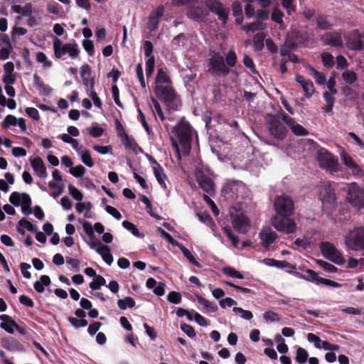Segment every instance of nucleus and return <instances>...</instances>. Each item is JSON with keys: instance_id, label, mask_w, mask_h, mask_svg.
<instances>
[{"instance_id": "nucleus-32", "label": "nucleus", "mask_w": 364, "mask_h": 364, "mask_svg": "<svg viewBox=\"0 0 364 364\" xmlns=\"http://www.w3.org/2000/svg\"><path fill=\"white\" fill-rule=\"evenodd\" d=\"M33 82L35 86L41 94L48 96L52 92V88L49 85L45 84L37 74L33 75Z\"/></svg>"}, {"instance_id": "nucleus-30", "label": "nucleus", "mask_w": 364, "mask_h": 364, "mask_svg": "<svg viewBox=\"0 0 364 364\" xmlns=\"http://www.w3.org/2000/svg\"><path fill=\"white\" fill-rule=\"evenodd\" d=\"M341 159L343 163L344 164V165L346 166L350 170H352L353 173L354 175L359 176L361 174L362 169L360 168V167L358 165H357L354 162V161L353 160L351 156H350L349 155L346 154L344 152H342L341 154Z\"/></svg>"}, {"instance_id": "nucleus-45", "label": "nucleus", "mask_w": 364, "mask_h": 364, "mask_svg": "<svg viewBox=\"0 0 364 364\" xmlns=\"http://www.w3.org/2000/svg\"><path fill=\"white\" fill-rule=\"evenodd\" d=\"M179 249L183 252V255L188 259V261L196 266L197 267H201V264L197 261V259L193 257V255L191 254V252L185 247L183 245L180 244L179 246H178Z\"/></svg>"}, {"instance_id": "nucleus-2", "label": "nucleus", "mask_w": 364, "mask_h": 364, "mask_svg": "<svg viewBox=\"0 0 364 364\" xmlns=\"http://www.w3.org/2000/svg\"><path fill=\"white\" fill-rule=\"evenodd\" d=\"M154 92L156 97L163 101L170 110H177L180 107V100L171 85L154 88Z\"/></svg>"}, {"instance_id": "nucleus-38", "label": "nucleus", "mask_w": 364, "mask_h": 364, "mask_svg": "<svg viewBox=\"0 0 364 364\" xmlns=\"http://www.w3.org/2000/svg\"><path fill=\"white\" fill-rule=\"evenodd\" d=\"M50 284V279L47 275H42L40 280L34 283L33 287L38 293H43L45 290V287L49 286Z\"/></svg>"}, {"instance_id": "nucleus-11", "label": "nucleus", "mask_w": 364, "mask_h": 364, "mask_svg": "<svg viewBox=\"0 0 364 364\" xmlns=\"http://www.w3.org/2000/svg\"><path fill=\"white\" fill-rule=\"evenodd\" d=\"M9 201L14 206H21L23 214L28 215L32 213L31 208V199L28 194L13 192L9 197Z\"/></svg>"}, {"instance_id": "nucleus-54", "label": "nucleus", "mask_w": 364, "mask_h": 364, "mask_svg": "<svg viewBox=\"0 0 364 364\" xmlns=\"http://www.w3.org/2000/svg\"><path fill=\"white\" fill-rule=\"evenodd\" d=\"M223 272L224 274H225L230 277L237 278L240 279H244V276L239 271L232 267H225L223 269Z\"/></svg>"}, {"instance_id": "nucleus-18", "label": "nucleus", "mask_w": 364, "mask_h": 364, "mask_svg": "<svg viewBox=\"0 0 364 364\" xmlns=\"http://www.w3.org/2000/svg\"><path fill=\"white\" fill-rule=\"evenodd\" d=\"M89 247L99 254L107 265L110 266L112 264L114 259L108 246L102 244L100 241H95L92 242Z\"/></svg>"}, {"instance_id": "nucleus-49", "label": "nucleus", "mask_w": 364, "mask_h": 364, "mask_svg": "<svg viewBox=\"0 0 364 364\" xmlns=\"http://www.w3.org/2000/svg\"><path fill=\"white\" fill-rule=\"evenodd\" d=\"M105 284V278L101 275H97L96 277H94L93 281L90 283V287L93 290H97Z\"/></svg>"}, {"instance_id": "nucleus-16", "label": "nucleus", "mask_w": 364, "mask_h": 364, "mask_svg": "<svg viewBox=\"0 0 364 364\" xmlns=\"http://www.w3.org/2000/svg\"><path fill=\"white\" fill-rule=\"evenodd\" d=\"M318 188V196L323 203H333L336 201V194L330 181L322 182Z\"/></svg>"}, {"instance_id": "nucleus-20", "label": "nucleus", "mask_w": 364, "mask_h": 364, "mask_svg": "<svg viewBox=\"0 0 364 364\" xmlns=\"http://www.w3.org/2000/svg\"><path fill=\"white\" fill-rule=\"evenodd\" d=\"M1 125L4 129H9L11 127L17 126L22 132H26L27 131L26 119L23 118H16L12 114L7 115L2 122Z\"/></svg>"}, {"instance_id": "nucleus-63", "label": "nucleus", "mask_w": 364, "mask_h": 364, "mask_svg": "<svg viewBox=\"0 0 364 364\" xmlns=\"http://www.w3.org/2000/svg\"><path fill=\"white\" fill-rule=\"evenodd\" d=\"M301 87L306 97H311L314 93V86L311 80H308Z\"/></svg>"}, {"instance_id": "nucleus-60", "label": "nucleus", "mask_w": 364, "mask_h": 364, "mask_svg": "<svg viewBox=\"0 0 364 364\" xmlns=\"http://www.w3.org/2000/svg\"><path fill=\"white\" fill-rule=\"evenodd\" d=\"M263 318L267 323L279 321L280 320L279 315L272 311H266L263 314Z\"/></svg>"}, {"instance_id": "nucleus-57", "label": "nucleus", "mask_w": 364, "mask_h": 364, "mask_svg": "<svg viewBox=\"0 0 364 364\" xmlns=\"http://www.w3.org/2000/svg\"><path fill=\"white\" fill-rule=\"evenodd\" d=\"M237 61V55L233 50H229L225 55V65L229 67H233Z\"/></svg>"}, {"instance_id": "nucleus-55", "label": "nucleus", "mask_w": 364, "mask_h": 364, "mask_svg": "<svg viewBox=\"0 0 364 364\" xmlns=\"http://www.w3.org/2000/svg\"><path fill=\"white\" fill-rule=\"evenodd\" d=\"M157 232L161 235V237H163L164 239H166L170 244L174 245V246H179L180 243L175 240L171 235L166 232L163 228H157L156 230Z\"/></svg>"}, {"instance_id": "nucleus-64", "label": "nucleus", "mask_w": 364, "mask_h": 364, "mask_svg": "<svg viewBox=\"0 0 364 364\" xmlns=\"http://www.w3.org/2000/svg\"><path fill=\"white\" fill-rule=\"evenodd\" d=\"M104 133V129L100 127H98L97 124H93L89 129H88V134L94 137V138H99Z\"/></svg>"}, {"instance_id": "nucleus-8", "label": "nucleus", "mask_w": 364, "mask_h": 364, "mask_svg": "<svg viewBox=\"0 0 364 364\" xmlns=\"http://www.w3.org/2000/svg\"><path fill=\"white\" fill-rule=\"evenodd\" d=\"M319 247L322 255L326 259L338 265L344 264L346 260L343 256L333 244L329 242H322Z\"/></svg>"}, {"instance_id": "nucleus-12", "label": "nucleus", "mask_w": 364, "mask_h": 364, "mask_svg": "<svg viewBox=\"0 0 364 364\" xmlns=\"http://www.w3.org/2000/svg\"><path fill=\"white\" fill-rule=\"evenodd\" d=\"M305 273L306 274H302L298 272H294V275L299 278L305 279L306 281L314 282L316 284H322L332 287H340V284L338 282L323 277H318V274L316 272L311 269H306Z\"/></svg>"}, {"instance_id": "nucleus-44", "label": "nucleus", "mask_w": 364, "mask_h": 364, "mask_svg": "<svg viewBox=\"0 0 364 364\" xmlns=\"http://www.w3.org/2000/svg\"><path fill=\"white\" fill-rule=\"evenodd\" d=\"M36 60L38 63L42 64L43 68H50L52 66V62L46 55L43 52H38L36 55Z\"/></svg>"}, {"instance_id": "nucleus-23", "label": "nucleus", "mask_w": 364, "mask_h": 364, "mask_svg": "<svg viewBox=\"0 0 364 364\" xmlns=\"http://www.w3.org/2000/svg\"><path fill=\"white\" fill-rule=\"evenodd\" d=\"M29 161L35 173L41 178H46L48 173L43 161L38 156L31 158Z\"/></svg>"}, {"instance_id": "nucleus-31", "label": "nucleus", "mask_w": 364, "mask_h": 364, "mask_svg": "<svg viewBox=\"0 0 364 364\" xmlns=\"http://www.w3.org/2000/svg\"><path fill=\"white\" fill-rule=\"evenodd\" d=\"M81 224H82L84 232L88 237L87 240H84L89 247L92 242L100 241L95 236L94 225L92 226L90 222L85 221V220L82 221L81 223Z\"/></svg>"}, {"instance_id": "nucleus-47", "label": "nucleus", "mask_w": 364, "mask_h": 364, "mask_svg": "<svg viewBox=\"0 0 364 364\" xmlns=\"http://www.w3.org/2000/svg\"><path fill=\"white\" fill-rule=\"evenodd\" d=\"M309 353L306 350L301 347H298L296 350V360L299 364H304L306 362Z\"/></svg>"}, {"instance_id": "nucleus-51", "label": "nucleus", "mask_w": 364, "mask_h": 364, "mask_svg": "<svg viewBox=\"0 0 364 364\" xmlns=\"http://www.w3.org/2000/svg\"><path fill=\"white\" fill-rule=\"evenodd\" d=\"M232 311L237 314H240V317L245 320H251L253 314L250 311L245 310L241 307H234Z\"/></svg>"}, {"instance_id": "nucleus-35", "label": "nucleus", "mask_w": 364, "mask_h": 364, "mask_svg": "<svg viewBox=\"0 0 364 364\" xmlns=\"http://www.w3.org/2000/svg\"><path fill=\"white\" fill-rule=\"evenodd\" d=\"M155 84L156 85L154 88L170 85V79L162 68H159L157 70Z\"/></svg>"}, {"instance_id": "nucleus-34", "label": "nucleus", "mask_w": 364, "mask_h": 364, "mask_svg": "<svg viewBox=\"0 0 364 364\" xmlns=\"http://www.w3.org/2000/svg\"><path fill=\"white\" fill-rule=\"evenodd\" d=\"M77 156L81 161L88 168H92L95 166L94 160L91 156V153L89 149L84 147L78 154Z\"/></svg>"}, {"instance_id": "nucleus-40", "label": "nucleus", "mask_w": 364, "mask_h": 364, "mask_svg": "<svg viewBox=\"0 0 364 364\" xmlns=\"http://www.w3.org/2000/svg\"><path fill=\"white\" fill-rule=\"evenodd\" d=\"M196 299H197V301L198 302L203 306V307L208 311V312H210V313H215V311H217L218 310V306L217 305L212 302V301H210L208 300H207L206 299L202 297L201 296H199V295H197L196 296Z\"/></svg>"}, {"instance_id": "nucleus-9", "label": "nucleus", "mask_w": 364, "mask_h": 364, "mask_svg": "<svg viewBox=\"0 0 364 364\" xmlns=\"http://www.w3.org/2000/svg\"><path fill=\"white\" fill-rule=\"evenodd\" d=\"M274 207L277 213L276 215L291 216L294 209L292 199L285 195L276 198Z\"/></svg>"}, {"instance_id": "nucleus-41", "label": "nucleus", "mask_w": 364, "mask_h": 364, "mask_svg": "<svg viewBox=\"0 0 364 364\" xmlns=\"http://www.w3.org/2000/svg\"><path fill=\"white\" fill-rule=\"evenodd\" d=\"M265 28L266 24L264 23L263 22H259L258 21L257 22L248 23L242 27V30L247 33L262 31L265 29Z\"/></svg>"}, {"instance_id": "nucleus-5", "label": "nucleus", "mask_w": 364, "mask_h": 364, "mask_svg": "<svg viewBox=\"0 0 364 364\" xmlns=\"http://www.w3.org/2000/svg\"><path fill=\"white\" fill-rule=\"evenodd\" d=\"M345 245L353 251L364 250V228L358 227L350 230L345 236Z\"/></svg>"}, {"instance_id": "nucleus-7", "label": "nucleus", "mask_w": 364, "mask_h": 364, "mask_svg": "<svg viewBox=\"0 0 364 364\" xmlns=\"http://www.w3.org/2000/svg\"><path fill=\"white\" fill-rule=\"evenodd\" d=\"M273 227L279 232L285 234L294 233L297 230V225L290 216L275 215L271 219Z\"/></svg>"}, {"instance_id": "nucleus-42", "label": "nucleus", "mask_w": 364, "mask_h": 364, "mask_svg": "<svg viewBox=\"0 0 364 364\" xmlns=\"http://www.w3.org/2000/svg\"><path fill=\"white\" fill-rule=\"evenodd\" d=\"M265 36H266L264 33H259L255 35L253 38V46L255 50L260 51L263 49Z\"/></svg>"}, {"instance_id": "nucleus-48", "label": "nucleus", "mask_w": 364, "mask_h": 364, "mask_svg": "<svg viewBox=\"0 0 364 364\" xmlns=\"http://www.w3.org/2000/svg\"><path fill=\"white\" fill-rule=\"evenodd\" d=\"M309 70L311 75H313L315 81L319 85H323L326 82V77L323 73L318 72L312 66L309 65Z\"/></svg>"}, {"instance_id": "nucleus-27", "label": "nucleus", "mask_w": 364, "mask_h": 364, "mask_svg": "<svg viewBox=\"0 0 364 364\" xmlns=\"http://www.w3.org/2000/svg\"><path fill=\"white\" fill-rule=\"evenodd\" d=\"M91 70L87 64H85L80 68V76L82 83L85 86L87 90H92L94 87V80L90 78Z\"/></svg>"}, {"instance_id": "nucleus-19", "label": "nucleus", "mask_w": 364, "mask_h": 364, "mask_svg": "<svg viewBox=\"0 0 364 364\" xmlns=\"http://www.w3.org/2000/svg\"><path fill=\"white\" fill-rule=\"evenodd\" d=\"M259 237L264 248L268 249L277 241L278 235L270 227H264L259 231Z\"/></svg>"}, {"instance_id": "nucleus-24", "label": "nucleus", "mask_w": 364, "mask_h": 364, "mask_svg": "<svg viewBox=\"0 0 364 364\" xmlns=\"http://www.w3.org/2000/svg\"><path fill=\"white\" fill-rule=\"evenodd\" d=\"M164 13V7L159 6L154 10L149 17L147 27L150 31H154L159 25V19Z\"/></svg>"}, {"instance_id": "nucleus-58", "label": "nucleus", "mask_w": 364, "mask_h": 364, "mask_svg": "<svg viewBox=\"0 0 364 364\" xmlns=\"http://www.w3.org/2000/svg\"><path fill=\"white\" fill-rule=\"evenodd\" d=\"M70 173L76 178H80L85 174L86 169L82 165H77L71 168L70 169Z\"/></svg>"}, {"instance_id": "nucleus-10", "label": "nucleus", "mask_w": 364, "mask_h": 364, "mask_svg": "<svg viewBox=\"0 0 364 364\" xmlns=\"http://www.w3.org/2000/svg\"><path fill=\"white\" fill-rule=\"evenodd\" d=\"M317 159L320 166L331 173H336L339 171L338 160L325 149L318 151Z\"/></svg>"}, {"instance_id": "nucleus-6", "label": "nucleus", "mask_w": 364, "mask_h": 364, "mask_svg": "<svg viewBox=\"0 0 364 364\" xmlns=\"http://www.w3.org/2000/svg\"><path fill=\"white\" fill-rule=\"evenodd\" d=\"M222 192L227 200H234L245 196L246 187L241 181H228L224 185Z\"/></svg>"}, {"instance_id": "nucleus-15", "label": "nucleus", "mask_w": 364, "mask_h": 364, "mask_svg": "<svg viewBox=\"0 0 364 364\" xmlns=\"http://www.w3.org/2000/svg\"><path fill=\"white\" fill-rule=\"evenodd\" d=\"M209 72L212 74L226 76L229 74L230 70L225 65L223 58L215 55L210 59Z\"/></svg>"}, {"instance_id": "nucleus-46", "label": "nucleus", "mask_w": 364, "mask_h": 364, "mask_svg": "<svg viewBox=\"0 0 364 364\" xmlns=\"http://www.w3.org/2000/svg\"><path fill=\"white\" fill-rule=\"evenodd\" d=\"M122 141L127 149H131L132 151L136 150L137 147V144L132 137H130L127 134H124L123 135H122Z\"/></svg>"}, {"instance_id": "nucleus-52", "label": "nucleus", "mask_w": 364, "mask_h": 364, "mask_svg": "<svg viewBox=\"0 0 364 364\" xmlns=\"http://www.w3.org/2000/svg\"><path fill=\"white\" fill-rule=\"evenodd\" d=\"M316 262L320 267H321L323 269H324L327 272L334 273V272H337V268L334 265H333L324 260L317 259Z\"/></svg>"}, {"instance_id": "nucleus-21", "label": "nucleus", "mask_w": 364, "mask_h": 364, "mask_svg": "<svg viewBox=\"0 0 364 364\" xmlns=\"http://www.w3.org/2000/svg\"><path fill=\"white\" fill-rule=\"evenodd\" d=\"M191 4H193V5L188 11V16L197 21H204L208 14L207 10L204 7L199 6L198 2L195 0H193Z\"/></svg>"}, {"instance_id": "nucleus-43", "label": "nucleus", "mask_w": 364, "mask_h": 364, "mask_svg": "<svg viewBox=\"0 0 364 364\" xmlns=\"http://www.w3.org/2000/svg\"><path fill=\"white\" fill-rule=\"evenodd\" d=\"M117 305L122 310H125L127 308L132 309L135 305V301L132 297L127 296L124 299H119L117 301Z\"/></svg>"}, {"instance_id": "nucleus-53", "label": "nucleus", "mask_w": 364, "mask_h": 364, "mask_svg": "<svg viewBox=\"0 0 364 364\" xmlns=\"http://www.w3.org/2000/svg\"><path fill=\"white\" fill-rule=\"evenodd\" d=\"M18 344L19 343L18 342L12 338H3L1 340L2 346L9 350H16Z\"/></svg>"}, {"instance_id": "nucleus-14", "label": "nucleus", "mask_w": 364, "mask_h": 364, "mask_svg": "<svg viewBox=\"0 0 364 364\" xmlns=\"http://www.w3.org/2000/svg\"><path fill=\"white\" fill-rule=\"evenodd\" d=\"M231 221L233 228L240 233H245L249 228L247 218L240 211H237L234 208L230 210Z\"/></svg>"}, {"instance_id": "nucleus-56", "label": "nucleus", "mask_w": 364, "mask_h": 364, "mask_svg": "<svg viewBox=\"0 0 364 364\" xmlns=\"http://www.w3.org/2000/svg\"><path fill=\"white\" fill-rule=\"evenodd\" d=\"M283 18H284V14L282 11H280L278 8H274L272 11L271 18L272 20L278 23V24H282L283 23Z\"/></svg>"}, {"instance_id": "nucleus-50", "label": "nucleus", "mask_w": 364, "mask_h": 364, "mask_svg": "<svg viewBox=\"0 0 364 364\" xmlns=\"http://www.w3.org/2000/svg\"><path fill=\"white\" fill-rule=\"evenodd\" d=\"M297 46L296 43H291L289 40H287L285 43L280 48V54L282 56L289 55L291 50Z\"/></svg>"}, {"instance_id": "nucleus-29", "label": "nucleus", "mask_w": 364, "mask_h": 364, "mask_svg": "<svg viewBox=\"0 0 364 364\" xmlns=\"http://www.w3.org/2000/svg\"><path fill=\"white\" fill-rule=\"evenodd\" d=\"M53 180L48 183V187L51 189L64 191L65 184L60 172L55 169L52 173Z\"/></svg>"}, {"instance_id": "nucleus-13", "label": "nucleus", "mask_w": 364, "mask_h": 364, "mask_svg": "<svg viewBox=\"0 0 364 364\" xmlns=\"http://www.w3.org/2000/svg\"><path fill=\"white\" fill-rule=\"evenodd\" d=\"M205 5L211 12L218 16L223 26H225L228 20L229 9L218 0H206Z\"/></svg>"}, {"instance_id": "nucleus-17", "label": "nucleus", "mask_w": 364, "mask_h": 364, "mask_svg": "<svg viewBox=\"0 0 364 364\" xmlns=\"http://www.w3.org/2000/svg\"><path fill=\"white\" fill-rule=\"evenodd\" d=\"M269 131L274 138L283 139L287 134V130L284 125L275 117L272 116L268 120Z\"/></svg>"}, {"instance_id": "nucleus-62", "label": "nucleus", "mask_w": 364, "mask_h": 364, "mask_svg": "<svg viewBox=\"0 0 364 364\" xmlns=\"http://www.w3.org/2000/svg\"><path fill=\"white\" fill-rule=\"evenodd\" d=\"M290 128L291 129V132L297 136H305L308 134L307 131L301 125L299 124H296L294 122L291 126Z\"/></svg>"}, {"instance_id": "nucleus-28", "label": "nucleus", "mask_w": 364, "mask_h": 364, "mask_svg": "<svg viewBox=\"0 0 364 364\" xmlns=\"http://www.w3.org/2000/svg\"><path fill=\"white\" fill-rule=\"evenodd\" d=\"M154 176L162 188L164 190L167 189L166 181L168 178L164 173V168L159 163H156V166H152Z\"/></svg>"}, {"instance_id": "nucleus-25", "label": "nucleus", "mask_w": 364, "mask_h": 364, "mask_svg": "<svg viewBox=\"0 0 364 364\" xmlns=\"http://www.w3.org/2000/svg\"><path fill=\"white\" fill-rule=\"evenodd\" d=\"M0 327L9 333H14L15 330L21 332L18 325L9 316L2 314L0 316Z\"/></svg>"}, {"instance_id": "nucleus-1", "label": "nucleus", "mask_w": 364, "mask_h": 364, "mask_svg": "<svg viewBox=\"0 0 364 364\" xmlns=\"http://www.w3.org/2000/svg\"><path fill=\"white\" fill-rule=\"evenodd\" d=\"M171 136L172 146L176 149L180 158L181 152L184 155H188L191 150V143L194 135V131L192 129L188 122L181 120L172 129Z\"/></svg>"}, {"instance_id": "nucleus-37", "label": "nucleus", "mask_w": 364, "mask_h": 364, "mask_svg": "<svg viewBox=\"0 0 364 364\" xmlns=\"http://www.w3.org/2000/svg\"><path fill=\"white\" fill-rule=\"evenodd\" d=\"M92 205L90 202L87 203H77L75 205V209L77 212L80 213H83L85 218H92V212H91Z\"/></svg>"}, {"instance_id": "nucleus-33", "label": "nucleus", "mask_w": 364, "mask_h": 364, "mask_svg": "<svg viewBox=\"0 0 364 364\" xmlns=\"http://www.w3.org/2000/svg\"><path fill=\"white\" fill-rule=\"evenodd\" d=\"M149 107L151 109L156 119V114H157L161 122H164L165 121L166 117L164 116L163 109H162L159 102L155 98H154V97L151 98V102H149Z\"/></svg>"}, {"instance_id": "nucleus-4", "label": "nucleus", "mask_w": 364, "mask_h": 364, "mask_svg": "<svg viewBox=\"0 0 364 364\" xmlns=\"http://www.w3.org/2000/svg\"><path fill=\"white\" fill-rule=\"evenodd\" d=\"M345 191L347 192L346 200L357 210H364V190L353 182L347 184Z\"/></svg>"}, {"instance_id": "nucleus-59", "label": "nucleus", "mask_w": 364, "mask_h": 364, "mask_svg": "<svg viewBox=\"0 0 364 364\" xmlns=\"http://www.w3.org/2000/svg\"><path fill=\"white\" fill-rule=\"evenodd\" d=\"M343 80L348 84H353L357 80V75L353 71L346 70L342 74Z\"/></svg>"}, {"instance_id": "nucleus-39", "label": "nucleus", "mask_w": 364, "mask_h": 364, "mask_svg": "<svg viewBox=\"0 0 364 364\" xmlns=\"http://www.w3.org/2000/svg\"><path fill=\"white\" fill-rule=\"evenodd\" d=\"M25 230L31 232H35L36 230V228L31 224V223L23 218L18 223L17 231L19 234L24 235Z\"/></svg>"}, {"instance_id": "nucleus-26", "label": "nucleus", "mask_w": 364, "mask_h": 364, "mask_svg": "<svg viewBox=\"0 0 364 364\" xmlns=\"http://www.w3.org/2000/svg\"><path fill=\"white\" fill-rule=\"evenodd\" d=\"M322 40L326 45L331 46H341L343 45L342 36L340 33H326L322 37Z\"/></svg>"}, {"instance_id": "nucleus-22", "label": "nucleus", "mask_w": 364, "mask_h": 364, "mask_svg": "<svg viewBox=\"0 0 364 364\" xmlns=\"http://www.w3.org/2000/svg\"><path fill=\"white\" fill-rule=\"evenodd\" d=\"M346 43L352 50H360L363 46V41L360 33L355 29L348 33L346 36Z\"/></svg>"}, {"instance_id": "nucleus-36", "label": "nucleus", "mask_w": 364, "mask_h": 364, "mask_svg": "<svg viewBox=\"0 0 364 364\" xmlns=\"http://www.w3.org/2000/svg\"><path fill=\"white\" fill-rule=\"evenodd\" d=\"M200 187L207 193L212 195L215 191V186L211 179L207 177H201L198 178Z\"/></svg>"}, {"instance_id": "nucleus-3", "label": "nucleus", "mask_w": 364, "mask_h": 364, "mask_svg": "<svg viewBox=\"0 0 364 364\" xmlns=\"http://www.w3.org/2000/svg\"><path fill=\"white\" fill-rule=\"evenodd\" d=\"M53 45L54 55L58 59L63 58L65 55L71 59H75L79 56L80 49L75 42L63 43L60 38L55 37Z\"/></svg>"}, {"instance_id": "nucleus-61", "label": "nucleus", "mask_w": 364, "mask_h": 364, "mask_svg": "<svg viewBox=\"0 0 364 364\" xmlns=\"http://www.w3.org/2000/svg\"><path fill=\"white\" fill-rule=\"evenodd\" d=\"M122 226L127 230L132 232V234L136 237H139L140 233L136 226L131 222L124 220L122 222Z\"/></svg>"}]
</instances>
